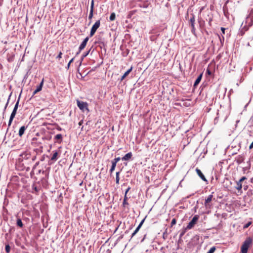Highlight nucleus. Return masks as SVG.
Here are the masks:
<instances>
[{
  "mask_svg": "<svg viewBox=\"0 0 253 253\" xmlns=\"http://www.w3.org/2000/svg\"><path fill=\"white\" fill-rule=\"evenodd\" d=\"M252 243V239L250 237L247 238L241 246V253H247L248 249Z\"/></svg>",
  "mask_w": 253,
  "mask_h": 253,
  "instance_id": "nucleus-1",
  "label": "nucleus"
},
{
  "mask_svg": "<svg viewBox=\"0 0 253 253\" xmlns=\"http://www.w3.org/2000/svg\"><path fill=\"white\" fill-rule=\"evenodd\" d=\"M199 218V216L198 215H195L193 217L192 219L189 222L188 224L186 227V229H192L194 225L197 223Z\"/></svg>",
  "mask_w": 253,
  "mask_h": 253,
  "instance_id": "nucleus-2",
  "label": "nucleus"
},
{
  "mask_svg": "<svg viewBox=\"0 0 253 253\" xmlns=\"http://www.w3.org/2000/svg\"><path fill=\"white\" fill-rule=\"evenodd\" d=\"M77 106L80 110L84 111L85 110L88 111V104L86 102H83L77 100Z\"/></svg>",
  "mask_w": 253,
  "mask_h": 253,
  "instance_id": "nucleus-3",
  "label": "nucleus"
},
{
  "mask_svg": "<svg viewBox=\"0 0 253 253\" xmlns=\"http://www.w3.org/2000/svg\"><path fill=\"white\" fill-rule=\"evenodd\" d=\"M100 25V20H98L95 22V23L93 24L92 26L90 32V37L93 36V35L95 34L96 32L97 29L99 27Z\"/></svg>",
  "mask_w": 253,
  "mask_h": 253,
  "instance_id": "nucleus-4",
  "label": "nucleus"
},
{
  "mask_svg": "<svg viewBox=\"0 0 253 253\" xmlns=\"http://www.w3.org/2000/svg\"><path fill=\"white\" fill-rule=\"evenodd\" d=\"M31 154L29 153L25 152L21 154L19 158V162H22L23 161H25L26 160H29L30 159Z\"/></svg>",
  "mask_w": 253,
  "mask_h": 253,
  "instance_id": "nucleus-5",
  "label": "nucleus"
},
{
  "mask_svg": "<svg viewBox=\"0 0 253 253\" xmlns=\"http://www.w3.org/2000/svg\"><path fill=\"white\" fill-rule=\"evenodd\" d=\"M212 198L213 195L211 194L209 195L207 198L205 200L204 205L206 208L210 209L211 208V205L210 203L212 201Z\"/></svg>",
  "mask_w": 253,
  "mask_h": 253,
  "instance_id": "nucleus-6",
  "label": "nucleus"
},
{
  "mask_svg": "<svg viewBox=\"0 0 253 253\" xmlns=\"http://www.w3.org/2000/svg\"><path fill=\"white\" fill-rule=\"evenodd\" d=\"M20 163L24 167V168L26 169L27 170L30 169V167L32 164L30 161V159L27 161L26 160L25 161H23L20 162Z\"/></svg>",
  "mask_w": 253,
  "mask_h": 253,
  "instance_id": "nucleus-7",
  "label": "nucleus"
},
{
  "mask_svg": "<svg viewBox=\"0 0 253 253\" xmlns=\"http://www.w3.org/2000/svg\"><path fill=\"white\" fill-rule=\"evenodd\" d=\"M88 40H89V38L88 37H86L84 40V41L81 43V44H80V46L79 47L80 48V51H82V50H83L84 48V47H85Z\"/></svg>",
  "mask_w": 253,
  "mask_h": 253,
  "instance_id": "nucleus-8",
  "label": "nucleus"
},
{
  "mask_svg": "<svg viewBox=\"0 0 253 253\" xmlns=\"http://www.w3.org/2000/svg\"><path fill=\"white\" fill-rule=\"evenodd\" d=\"M196 171L197 173V174L198 175V176L204 181H207V179L206 178L205 176H204V175L203 174V173L202 172V171L200 170V169H199L197 168L196 169Z\"/></svg>",
  "mask_w": 253,
  "mask_h": 253,
  "instance_id": "nucleus-9",
  "label": "nucleus"
},
{
  "mask_svg": "<svg viewBox=\"0 0 253 253\" xmlns=\"http://www.w3.org/2000/svg\"><path fill=\"white\" fill-rule=\"evenodd\" d=\"M132 156V154L131 152H128L126 154L124 157L122 158V161H128L131 159Z\"/></svg>",
  "mask_w": 253,
  "mask_h": 253,
  "instance_id": "nucleus-10",
  "label": "nucleus"
},
{
  "mask_svg": "<svg viewBox=\"0 0 253 253\" xmlns=\"http://www.w3.org/2000/svg\"><path fill=\"white\" fill-rule=\"evenodd\" d=\"M144 219H143L140 222V223H139V224L138 225L137 227L135 229V230H134L133 233L132 234L131 238L133 237L138 232V231L139 230V229L141 228V226L142 225V224H143V223L144 222Z\"/></svg>",
  "mask_w": 253,
  "mask_h": 253,
  "instance_id": "nucleus-11",
  "label": "nucleus"
},
{
  "mask_svg": "<svg viewBox=\"0 0 253 253\" xmlns=\"http://www.w3.org/2000/svg\"><path fill=\"white\" fill-rule=\"evenodd\" d=\"M26 129V127L25 126H22L20 128L18 132V135L20 137H21L23 135Z\"/></svg>",
  "mask_w": 253,
  "mask_h": 253,
  "instance_id": "nucleus-12",
  "label": "nucleus"
},
{
  "mask_svg": "<svg viewBox=\"0 0 253 253\" xmlns=\"http://www.w3.org/2000/svg\"><path fill=\"white\" fill-rule=\"evenodd\" d=\"M203 74H201L197 78L194 84V86L196 87L201 82Z\"/></svg>",
  "mask_w": 253,
  "mask_h": 253,
  "instance_id": "nucleus-13",
  "label": "nucleus"
},
{
  "mask_svg": "<svg viewBox=\"0 0 253 253\" xmlns=\"http://www.w3.org/2000/svg\"><path fill=\"white\" fill-rule=\"evenodd\" d=\"M53 154L51 158V160L53 162H55L58 159L57 156L58 155V153L57 151H53Z\"/></svg>",
  "mask_w": 253,
  "mask_h": 253,
  "instance_id": "nucleus-14",
  "label": "nucleus"
},
{
  "mask_svg": "<svg viewBox=\"0 0 253 253\" xmlns=\"http://www.w3.org/2000/svg\"><path fill=\"white\" fill-rule=\"evenodd\" d=\"M195 16L193 14L191 15V17H190L189 19V22L190 23L191 27H194L195 26Z\"/></svg>",
  "mask_w": 253,
  "mask_h": 253,
  "instance_id": "nucleus-15",
  "label": "nucleus"
},
{
  "mask_svg": "<svg viewBox=\"0 0 253 253\" xmlns=\"http://www.w3.org/2000/svg\"><path fill=\"white\" fill-rule=\"evenodd\" d=\"M43 83H44V79H42L40 84L37 87V88H36L37 91L39 92L42 90L43 84Z\"/></svg>",
  "mask_w": 253,
  "mask_h": 253,
  "instance_id": "nucleus-16",
  "label": "nucleus"
},
{
  "mask_svg": "<svg viewBox=\"0 0 253 253\" xmlns=\"http://www.w3.org/2000/svg\"><path fill=\"white\" fill-rule=\"evenodd\" d=\"M236 186L235 187V188L237 189L238 190H241L242 188V184L241 182H239L238 181L236 182Z\"/></svg>",
  "mask_w": 253,
  "mask_h": 253,
  "instance_id": "nucleus-17",
  "label": "nucleus"
},
{
  "mask_svg": "<svg viewBox=\"0 0 253 253\" xmlns=\"http://www.w3.org/2000/svg\"><path fill=\"white\" fill-rule=\"evenodd\" d=\"M16 224L18 226H19L20 227H22L23 226V224L22 222V220L20 218H18L17 219Z\"/></svg>",
  "mask_w": 253,
  "mask_h": 253,
  "instance_id": "nucleus-18",
  "label": "nucleus"
},
{
  "mask_svg": "<svg viewBox=\"0 0 253 253\" xmlns=\"http://www.w3.org/2000/svg\"><path fill=\"white\" fill-rule=\"evenodd\" d=\"M111 163H112V166H111V169H110V172L111 173L113 172V171L115 170V168L116 167V164H114V163H113L112 162H111Z\"/></svg>",
  "mask_w": 253,
  "mask_h": 253,
  "instance_id": "nucleus-19",
  "label": "nucleus"
},
{
  "mask_svg": "<svg viewBox=\"0 0 253 253\" xmlns=\"http://www.w3.org/2000/svg\"><path fill=\"white\" fill-rule=\"evenodd\" d=\"M93 11L90 10L89 14V15H88V19L90 20H91V19H92V18L93 17ZM91 22V21H90L89 23H90Z\"/></svg>",
  "mask_w": 253,
  "mask_h": 253,
  "instance_id": "nucleus-20",
  "label": "nucleus"
},
{
  "mask_svg": "<svg viewBox=\"0 0 253 253\" xmlns=\"http://www.w3.org/2000/svg\"><path fill=\"white\" fill-rule=\"evenodd\" d=\"M90 51V49H89V50L88 51H87V52H84V53L83 54V55H82V58H81L82 60H83L84 59V58H85L86 56H87V55H88V54H89V53Z\"/></svg>",
  "mask_w": 253,
  "mask_h": 253,
  "instance_id": "nucleus-21",
  "label": "nucleus"
},
{
  "mask_svg": "<svg viewBox=\"0 0 253 253\" xmlns=\"http://www.w3.org/2000/svg\"><path fill=\"white\" fill-rule=\"evenodd\" d=\"M116 18V15L115 13H112L110 16L109 19L110 21H113Z\"/></svg>",
  "mask_w": 253,
  "mask_h": 253,
  "instance_id": "nucleus-22",
  "label": "nucleus"
},
{
  "mask_svg": "<svg viewBox=\"0 0 253 253\" xmlns=\"http://www.w3.org/2000/svg\"><path fill=\"white\" fill-rule=\"evenodd\" d=\"M252 221L248 222L247 223H246L244 225L243 228L246 229V228H248L252 224Z\"/></svg>",
  "mask_w": 253,
  "mask_h": 253,
  "instance_id": "nucleus-23",
  "label": "nucleus"
},
{
  "mask_svg": "<svg viewBox=\"0 0 253 253\" xmlns=\"http://www.w3.org/2000/svg\"><path fill=\"white\" fill-rule=\"evenodd\" d=\"M19 100H20V96L19 97V98H18V100L17 101L16 104L14 106V109H13V110H15V111H17L18 107Z\"/></svg>",
  "mask_w": 253,
  "mask_h": 253,
  "instance_id": "nucleus-24",
  "label": "nucleus"
},
{
  "mask_svg": "<svg viewBox=\"0 0 253 253\" xmlns=\"http://www.w3.org/2000/svg\"><path fill=\"white\" fill-rule=\"evenodd\" d=\"M132 67H131L128 70H127L124 74L125 75V77H126L129 73L130 72L132 71Z\"/></svg>",
  "mask_w": 253,
  "mask_h": 253,
  "instance_id": "nucleus-25",
  "label": "nucleus"
},
{
  "mask_svg": "<svg viewBox=\"0 0 253 253\" xmlns=\"http://www.w3.org/2000/svg\"><path fill=\"white\" fill-rule=\"evenodd\" d=\"M121 158L120 157H117L115 158L113 160L111 161V162L116 164L117 165V163L120 160Z\"/></svg>",
  "mask_w": 253,
  "mask_h": 253,
  "instance_id": "nucleus-26",
  "label": "nucleus"
},
{
  "mask_svg": "<svg viewBox=\"0 0 253 253\" xmlns=\"http://www.w3.org/2000/svg\"><path fill=\"white\" fill-rule=\"evenodd\" d=\"M16 111H15V110H13L11 115H10V117L11 118H14L15 116V115L16 114Z\"/></svg>",
  "mask_w": 253,
  "mask_h": 253,
  "instance_id": "nucleus-27",
  "label": "nucleus"
},
{
  "mask_svg": "<svg viewBox=\"0 0 253 253\" xmlns=\"http://www.w3.org/2000/svg\"><path fill=\"white\" fill-rule=\"evenodd\" d=\"M216 250L215 247H212L210 249V250L207 253H213Z\"/></svg>",
  "mask_w": 253,
  "mask_h": 253,
  "instance_id": "nucleus-28",
  "label": "nucleus"
},
{
  "mask_svg": "<svg viewBox=\"0 0 253 253\" xmlns=\"http://www.w3.org/2000/svg\"><path fill=\"white\" fill-rule=\"evenodd\" d=\"M55 139H61V140H62V134H57V135H55Z\"/></svg>",
  "mask_w": 253,
  "mask_h": 253,
  "instance_id": "nucleus-29",
  "label": "nucleus"
},
{
  "mask_svg": "<svg viewBox=\"0 0 253 253\" xmlns=\"http://www.w3.org/2000/svg\"><path fill=\"white\" fill-rule=\"evenodd\" d=\"M5 251L7 253H9L10 252V247L9 245H6L5 246Z\"/></svg>",
  "mask_w": 253,
  "mask_h": 253,
  "instance_id": "nucleus-30",
  "label": "nucleus"
},
{
  "mask_svg": "<svg viewBox=\"0 0 253 253\" xmlns=\"http://www.w3.org/2000/svg\"><path fill=\"white\" fill-rule=\"evenodd\" d=\"M93 8H94V0H91L90 10L93 11Z\"/></svg>",
  "mask_w": 253,
  "mask_h": 253,
  "instance_id": "nucleus-31",
  "label": "nucleus"
},
{
  "mask_svg": "<svg viewBox=\"0 0 253 253\" xmlns=\"http://www.w3.org/2000/svg\"><path fill=\"white\" fill-rule=\"evenodd\" d=\"M192 29H191V32L195 36H196V28L194 27H192Z\"/></svg>",
  "mask_w": 253,
  "mask_h": 253,
  "instance_id": "nucleus-32",
  "label": "nucleus"
},
{
  "mask_svg": "<svg viewBox=\"0 0 253 253\" xmlns=\"http://www.w3.org/2000/svg\"><path fill=\"white\" fill-rule=\"evenodd\" d=\"M10 96H11V94L9 95V97H8V100H7V102H6V103L5 104V107L4 108V112L5 111V110H6V109L7 108V106L8 105V102H9V100L10 99Z\"/></svg>",
  "mask_w": 253,
  "mask_h": 253,
  "instance_id": "nucleus-33",
  "label": "nucleus"
},
{
  "mask_svg": "<svg viewBox=\"0 0 253 253\" xmlns=\"http://www.w3.org/2000/svg\"><path fill=\"white\" fill-rule=\"evenodd\" d=\"M13 120V118H11L10 117L9 120V122H8V127H9L11 126Z\"/></svg>",
  "mask_w": 253,
  "mask_h": 253,
  "instance_id": "nucleus-34",
  "label": "nucleus"
},
{
  "mask_svg": "<svg viewBox=\"0 0 253 253\" xmlns=\"http://www.w3.org/2000/svg\"><path fill=\"white\" fill-rule=\"evenodd\" d=\"M36 158H37L36 156H34L32 157H30V161L32 162V163H33V162L35 161V160L36 159Z\"/></svg>",
  "mask_w": 253,
  "mask_h": 253,
  "instance_id": "nucleus-35",
  "label": "nucleus"
},
{
  "mask_svg": "<svg viewBox=\"0 0 253 253\" xmlns=\"http://www.w3.org/2000/svg\"><path fill=\"white\" fill-rule=\"evenodd\" d=\"M74 60V58H73L71 60H70V61L69 62L68 65H67V68L69 69V67L70 66V64L72 62H73Z\"/></svg>",
  "mask_w": 253,
  "mask_h": 253,
  "instance_id": "nucleus-36",
  "label": "nucleus"
},
{
  "mask_svg": "<svg viewBox=\"0 0 253 253\" xmlns=\"http://www.w3.org/2000/svg\"><path fill=\"white\" fill-rule=\"evenodd\" d=\"M176 219H175V218H173V219H172L171 222V226H172V225H173L175 224H176Z\"/></svg>",
  "mask_w": 253,
  "mask_h": 253,
  "instance_id": "nucleus-37",
  "label": "nucleus"
},
{
  "mask_svg": "<svg viewBox=\"0 0 253 253\" xmlns=\"http://www.w3.org/2000/svg\"><path fill=\"white\" fill-rule=\"evenodd\" d=\"M246 179H247L246 177L243 176L238 181L242 183V182H243L244 180H245Z\"/></svg>",
  "mask_w": 253,
  "mask_h": 253,
  "instance_id": "nucleus-38",
  "label": "nucleus"
},
{
  "mask_svg": "<svg viewBox=\"0 0 253 253\" xmlns=\"http://www.w3.org/2000/svg\"><path fill=\"white\" fill-rule=\"evenodd\" d=\"M40 164V162H37L35 163V164L34 165V166H33V169H34L36 168V167Z\"/></svg>",
  "mask_w": 253,
  "mask_h": 253,
  "instance_id": "nucleus-39",
  "label": "nucleus"
},
{
  "mask_svg": "<svg viewBox=\"0 0 253 253\" xmlns=\"http://www.w3.org/2000/svg\"><path fill=\"white\" fill-rule=\"evenodd\" d=\"M62 53L61 52H60L58 54V55H57V56L56 57V58H62Z\"/></svg>",
  "mask_w": 253,
  "mask_h": 253,
  "instance_id": "nucleus-40",
  "label": "nucleus"
},
{
  "mask_svg": "<svg viewBox=\"0 0 253 253\" xmlns=\"http://www.w3.org/2000/svg\"><path fill=\"white\" fill-rule=\"evenodd\" d=\"M120 178L119 177H116V182L117 184H119Z\"/></svg>",
  "mask_w": 253,
  "mask_h": 253,
  "instance_id": "nucleus-41",
  "label": "nucleus"
},
{
  "mask_svg": "<svg viewBox=\"0 0 253 253\" xmlns=\"http://www.w3.org/2000/svg\"><path fill=\"white\" fill-rule=\"evenodd\" d=\"M253 148V141L252 142V143L250 144V145L249 146L250 149H252Z\"/></svg>",
  "mask_w": 253,
  "mask_h": 253,
  "instance_id": "nucleus-42",
  "label": "nucleus"
},
{
  "mask_svg": "<svg viewBox=\"0 0 253 253\" xmlns=\"http://www.w3.org/2000/svg\"><path fill=\"white\" fill-rule=\"evenodd\" d=\"M221 30L222 31V34H224L225 33V29L224 28H221Z\"/></svg>",
  "mask_w": 253,
  "mask_h": 253,
  "instance_id": "nucleus-43",
  "label": "nucleus"
},
{
  "mask_svg": "<svg viewBox=\"0 0 253 253\" xmlns=\"http://www.w3.org/2000/svg\"><path fill=\"white\" fill-rule=\"evenodd\" d=\"M130 187H128L127 188V189L126 190V192H125V195H126L127 193L128 192V191L130 190Z\"/></svg>",
  "mask_w": 253,
  "mask_h": 253,
  "instance_id": "nucleus-44",
  "label": "nucleus"
},
{
  "mask_svg": "<svg viewBox=\"0 0 253 253\" xmlns=\"http://www.w3.org/2000/svg\"><path fill=\"white\" fill-rule=\"evenodd\" d=\"M38 91H37V90L36 89L33 93L32 96H34L36 93H37Z\"/></svg>",
  "mask_w": 253,
  "mask_h": 253,
  "instance_id": "nucleus-45",
  "label": "nucleus"
},
{
  "mask_svg": "<svg viewBox=\"0 0 253 253\" xmlns=\"http://www.w3.org/2000/svg\"><path fill=\"white\" fill-rule=\"evenodd\" d=\"M126 77H125V75L124 74L123 76L122 77L121 79V81H123V80L125 79V78H126Z\"/></svg>",
  "mask_w": 253,
  "mask_h": 253,
  "instance_id": "nucleus-46",
  "label": "nucleus"
},
{
  "mask_svg": "<svg viewBox=\"0 0 253 253\" xmlns=\"http://www.w3.org/2000/svg\"><path fill=\"white\" fill-rule=\"evenodd\" d=\"M120 172L118 171L116 172V177H119Z\"/></svg>",
  "mask_w": 253,
  "mask_h": 253,
  "instance_id": "nucleus-47",
  "label": "nucleus"
},
{
  "mask_svg": "<svg viewBox=\"0 0 253 253\" xmlns=\"http://www.w3.org/2000/svg\"><path fill=\"white\" fill-rule=\"evenodd\" d=\"M207 73L209 74V75H210L211 74V71L209 70H207Z\"/></svg>",
  "mask_w": 253,
  "mask_h": 253,
  "instance_id": "nucleus-48",
  "label": "nucleus"
},
{
  "mask_svg": "<svg viewBox=\"0 0 253 253\" xmlns=\"http://www.w3.org/2000/svg\"><path fill=\"white\" fill-rule=\"evenodd\" d=\"M81 52V51H80V48H79V51L77 52L76 53V55H78L79 54H80V53Z\"/></svg>",
  "mask_w": 253,
  "mask_h": 253,
  "instance_id": "nucleus-49",
  "label": "nucleus"
},
{
  "mask_svg": "<svg viewBox=\"0 0 253 253\" xmlns=\"http://www.w3.org/2000/svg\"><path fill=\"white\" fill-rule=\"evenodd\" d=\"M44 160V156H42V158L41 159V161H43Z\"/></svg>",
  "mask_w": 253,
  "mask_h": 253,
  "instance_id": "nucleus-50",
  "label": "nucleus"
},
{
  "mask_svg": "<svg viewBox=\"0 0 253 253\" xmlns=\"http://www.w3.org/2000/svg\"><path fill=\"white\" fill-rule=\"evenodd\" d=\"M251 182L253 184V177L251 179Z\"/></svg>",
  "mask_w": 253,
  "mask_h": 253,
  "instance_id": "nucleus-51",
  "label": "nucleus"
},
{
  "mask_svg": "<svg viewBox=\"0 0 253 253\" xmlns=\"http://www.w3.org/2000/svg\"><path fill=\"white\" fill-rule=\"evenodd\" d=\"M82 121H80V122H79V125L80 126H81V125H82Z\"/></svg>",
  "mask_w": 253,
  "mask_h": 253,
  "instance_id": "nucleus-52",
  "label": "nucleus"
},
{
  "mask_svg": "<svg viewBox=\"0 0 253 253\" xmlns=\"http://www.w3.org/2000/svg\"><path fill=\"white\" fill-rule=\"evenodd\" d=\"M126 195H125V198H124V201H126Z\"/></svg>",
  "mask_w": 253,
  "mask_h": 253,
  "instance_id": "nucleus-53",
  "label": "nucleus"
},
{
  "mask_svg": "<svg viewBox=\"0 0 253 253\" xmlns=\"http://www.w3.org/2000/svg\"><path fill=\"white\" fill-rule=\"evenodd\" d=\"M35 190L36 191H38L37 188V187H35Z\"/></svg>",
  "mask_w": 253,
  "mask_h": 253,
  "instance_id": "nucleus-54",
  "label": "nucleus"
}]
</instances>
